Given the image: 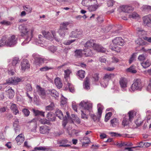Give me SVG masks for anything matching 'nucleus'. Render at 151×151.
Masks as SVG:
<instances>
[{
    "instance_id": "1",
    "label": "nucleus",
    "mask_w": 151,
    "mask_h": 151,
    "mask_svg": "<svg viewBox=\"0 0 151 151\" xmlns=\"http://www.w3.org/2000/svg\"><path fill=\"white\" fill-rule=\"evenodd\" d=\"M19 28L22 32V35L24 36L25 40L22 43V45L25 43H28L31 40L32 37V33L34 31L33 28H29L27 27L23 26L22 25L19 26Z\"/></svg>"
},
{
    "instance_id": "2",
    "label": "nucleus",
    "mask_w": 151,
    "mask_h": 151,
    "mask_svg": "<svg viewBox=\"0 0 151 151\" xmlns=\"http://www.w3.org/2000/svg\"><path fill=\"white\" fill-rule=\"evenodd\" d=\"M79 106L84 109L83 111H81L82 118L88 119V115L86 114H88V112L89 113L91 112L92 107V104L90 101H82L79 104Z\"/></svg>"
},
{
    "instance_id": "3",
    "label": "nucleus",
    "mask_w": 151,
    "mask_h": 151,
    "mask_svg": "<svg viewBox=\"0 0 151 151\" xmlns=\"http://www.w3.org/2000/svg\"><path fill=\"white\" fill-rule=\"evenodd\" d=\"M55 114L56 116L60 119H63L62 122V125L65 127L68 122V120L69 119H71L68 112H66L67 116L65 115L64 117H63V115L61 111L59 109H56V111L55 112Z\"/></svg>"
},
{
    "instance_id": "4",
    "label": "nucleus",
    "mask_w": 151,
    "mask_h": 151,
    "mask_svg": "<svg viewBox=\"0 0 151 151\" xmlns=\"http://www.w3.org/2000/svg\"><path fill=\"white\" fill-rule=\"evenodd\" d=\"M98 111L97 114V116L94 114L91 113H89V115L91 116L93 120L95 121H99L101 117L102 113V110L104 109L103 106L101 104H98L97 105Z\"/></svg>"
},
{
    "instance_id": "5",
    "label": "nucleus",
    "mask_w": 151,
    "mask_h": 151,
    "mask_svg": "<svg viewBox=\"0 0 151 151\" xmlns=\"http://www.w3.org/2000/svg\"><path fill=\"white\" fill-rule=\"evenodd\" d=\"M51 33L52 36L51 35V33L47 31H43L42 34L46 39L50 41L52 40L54 38L56 41H58V38L56 36L55 32L54 31L52 30L51 31Z\"/></svg>"
},
{
    "instance_id": "6",
    "label": "nucleus",
    "mask_w": 151,
    "mask_h": 151,
    "mask_svg": "<svg viewBox=\"0 0 151 151\" xmlns=\"http://www.w3.org/2000/svg\"><path fill=\"white\" fill-rule=\"evenodd\" d=\"M142 87L141 80L138 78L134 80V83L131 87V89L133 91L137 90H141Z\"/></svg>"
},
{
    "instance_id": "7",
    "label": "nucleus",
    "mask_w": 151,
    "mask_h": 151,
    "mask_svg": "<svg viewBox=\"0 0 151 151\" xmlns=\"http://www.w3.org/2000/svg\"><path fill=\"white\" fill-rule=\"evenodd\" d=\"M134 112L131 111L128 113L129 115V120L126 118H124L122 122V124L124 127L128 125L129 122H131L134 119V117L135 116Z\"/></svg>"
},
{
    "instance_id": "8",
    "label": "nucleus",
    "mask_w": 151,
    "mask_h": 151,
    "mask_svg": "<svg viewBox=\"0 0 151 151\" xmlns=\"http://www.w3.org/2000/svg\"><path fill=\"white\" fill-rule=\"evenodd\" d=\"M34 60V64L37 67L40 66L45 61V59L42 58L38 54H34L32 55Z\"/></svg>"
},
{
    "instance_id": "9",
    "label": "nucleus",
    "mask_w": 151,
    "mask_h": 151,
    "mask_svg": "<svg viewBox=\"0 0 151 151\" xmlns=\"http://www.w3.org/2000/svg\"><path fill=\"white\" fill-rule=\"evenodd\" d=\"M114 75L113 73L105 74L103 78L104 81L101 83V86L104 88L106 87L108 85V81L114 78Z\"/></svg>"
},
{
    "instance_id": "10",
    "label": "nucleus",
    "mask_w": 151,
    "mask_h": 151,
    "mask_svg": "<svg viewBox=\"0 0 151 151\" xmlns=\"http://www.w3.org/2000/svg\"><path fill=\"white\" fill-rule=\"evenodd\" d=\"M22 78L18 77H12L9 78L6 80V83L9 84L16 85L18 83L22 81Z\"/></svg>"
},
{
    "instance_id": "11",
    "label": "nucleus",
    "mask_w": 151,
    "mask_h": 151,
    "mask_svg": "<svg viewBox=\"0 0 151 151\" xmlns=\"http://www.w3.org/2000/svg\"><path fill=\"white\" fill-rule=\"evenodd\" d=\"M17 39L15 36L12 35L6 38V45L12 46L15 45L17 43Z\"/></svg>"
},
{
    "instance_id": "12",
    "label": "nucleus",
    "mask_w": 151,
    "mask_h": 151,
    "mask_svg": "<svg viewBox=\"0 0 151 151\" xmlns=\"http://www.w3.org/2000/svg\"><path fill=\"white\" fill-rule=\"evenodd\" d=\"M143 24L145 26L151 27V14H149L142 17Z\"/></svg>"
},
{
    "instance_id": "13",
    "label": "nucleus",
    "mask_w": 151,
    "mask_h": 151,
    "mask_svg": "<svg viewBox=\"0 0 151 151\" xmlns=\"http://www.w3.org/2000/svg\"><path fill=\"white\" fill-rule=\"evenodd\" d=\"M37 92L42 99H45L47 93V91H45L44 89L38 85L36 87Z\"/></svg>"
},
{
    "instance_id": "14",
    "label": "nucleus",
    "mask_w": 151,
    "mask_h": 151,
    "mask_svg": "<svg viewBox=\"0 0 151 151\" xmlns=\"http://www.w3.org/2000/svg\"><path fill=\"white\" fill-rule=\"evenodd\" d=\"M19 62V58L18 57L14 58L12 60V68H8V71L9 73L10 74L12 75H14V72L13 71L15 68V67L17 65V63Z\"/></svg>"
},
{
    "instance_id": "15",
    "label": "nucleus",
    "mask_w": 151,
    "mask_h": 151,
    "mask_svg": "<svg viewBox=\"0 0 151 151\" xmlns=\"http://www.w3.org/2000/svg\"><path fill=\"white\" fill-rule=\"evenodd\" d=\"M119 83L122 90L123 91H126L127 84V79L123 77L121 78L119 81Z\"/></svg>"
},
{
    "instance_id": "16",
    "label": "nucleus",
    "mask_w": 151,
    "mask_h": 151,
    "mask_svg": "<svg viewBox=\"0 0 151 151\" xmlns=\"http://www.w3.org/2000/svg\"><path fill=\"white\" fill-rule=\"evenodd\" d=\"M21 70L24 72L27 69L30 68V65L29 61L26 59L24 60L21 63Z\"/></svg>"
},
{
    "instance_id": "17",
    "label": "nucleus",
    "mask_w": 151,
    "mask_h": 151,
    "mask_svg": "<svg viewBox=\"0 0 151 151\" xmlns=\"http://www.w3.org/2000/svg\"><path fill=\"white\" fill-rule=\"evenodd\" d=\"M121 10L125 13H129L133 11L134 9L131 6L123 5L120 6Z\"/></svg>"
},
{
    "instance_id": "18",
    "label": "nucleus",
    "mask_w": 151,
    "mask_h": 151,
    "mask_svg": "<svg viewBox=\"0 0 151 151\" xmlns=\"http://www.w3.org/2000/svg\"><path fill=\"white\" fill-rule=\"evenodd\" d=\"M114 44L122 46L124 44V40L120 37H117L112 41Z\"/></svg>"
},
{
    "instance_id": "19",
    "label": "nucleus",
    "mask_w": 151,
    "mask_h": 151,
    "mask_svg": "<svg viewBox=\"0 0 151 151\" xmlns=\"http://www.w3.org/2000/svg\"><path fill=\"white\" fill-rule=\"evenodd\" d=\"M50 130V127L44 125L41 126L40 128V132L42 134H47L49 133Z\"/></svg>"
},
{
    "instance_id": "20",
    "label": "nucleus",
    "mask_w": 151,
    "mask_h": 151,
    "mask_svg": "<svg viewBox=\"0 0 151 151\" xmlns=\"http://www.w3.org/2000/svg\"><path fill=\"white\" fill-rule=\"evenodd\" d=\"M93 49L98 52H105L106 51V48L103 47L101 45L96 43H95Z\"/></svg>"
},
{
    "instance_id": "21",
    "label": "nucleus",
    "mask_w": 151,
    "mask_h": 151,
    "mask_svg": "<svg viewBox=\"0 0 151 151\" xmlns=\"http://www.w3.org/2000/svg\"><path fill=\"white\" fill-rule=\"evenodd\" d=\"M16 140L18 145H21L24 140L23 134H19L16 137Z\"/></svg>"
},
{
    "instance_id": "22",
    "label": "nucleus",
    "mask_w": 151,
    "mask_h": 151,
    "mask_svg": "<svg viewBox=\"0 0 151 151\" xmlns=\"http://www.w3.org/2000/svg\"><path fill=\"white\" fill-rule=\"evenodd\" d=\"M82 33V32L81 31L76 30L75 31H72L71 32L70 37L72 38H78L81 36Z\"/></svg>"
},
{
    "instance_id": "23",
    "label": "nucleus",
    "mask_w": 151,
    "mask_h": 151,
    "mask_svg": "<svg viewBox=\"0 0 151 151\" xmlns=\"http://www.w3.org/2000/svg\"><path fill=\"white\" fill-rule=\"evenodd\" d=\"M90 4H97V0H83L82 2V4L84 6H87Z\"/></svg>"
},
{
    "instance_id": "24",
    "label": "nucleus",
    "mask_w": 151,
    "mask_h": 151,
    "mask_svg": "<svg viewBox=\"0 0 151 151\" xmlns=\"http://www.w3.org/2000/svg\"><path fill=\"white\" fill-rule=\"evenodd\" d=\"M95 41L93 40H90L88 41L85 44V48L87 47H92L93 48L95 44Z\"/></svg>"
},
{
    "instance_id": "25",
    "label": "nucleus",
    "mask_w": 151,
    "mask_h": 151,
    "mask_svg": "<svg viewBox=\"0 0 151 151\" xmlns=\"http://www.w3.org/2000/svg\"><path fill=\"white\" fill-rule=\"evenodd\" d=\"M6 92L9 98H11L14 96V90L10 87H9L8 90L6 91Z\"/></svg>"
},
{
    "instance_id": "26",
    "label": "nucleus",
    "mask_w": 151,
    "mask_h": 151,
    "mask_svg": "<svg viewBox=\"0 0 151 151\" xmlns=\"http://www.w3.org/2000/svg\"><path fill=\"white\" fill-rule=\"evenodd\" d=\"M55 83L56 86L59 88H61L63 86V84L61 82L60 79L58 77L56 78L55 79Z\"/></svg>"
},
{
    "instance_id": "27",
    "label": "nucleus",
    "mask_w": 151,
    "mask_h": 151,
    "mask_svg": "<svg viewBox=\"0 0 151 151\" xmlns=\"http://www.w3.org/2000/svg\"><path fill=\"white\" fill-rule=\"evenodd\" d=\"M47 94H50L52 96L55 97H58L59 96V93L54 89L48 90H47Z\"/></svg>"
},
{
    "instance_id": "28",
    "label": "nucleus",
    "mask_w": 151,
    "mask_h": 151,
    "mask_svg": "<svg viewBox=\"0 0 151 151\" xmlns=\"http://www.w3.org/2000/svg\"><path fill=\"white\" fill-rule=\"evenodd\" d=\"M83 53L86 56H91L93 55V53L90 48H85L84 49Z\"/></svg>"
},
{
    "instance_id": "29",
    "label": "nucleus",
    "mask_w": 151,
    "mask_h": 151,
    "mask_svg": "<svg viewBox=\"0 0 151 151\" xmlns=\"http://www.w3.org/2000/svg\"><path fill=\"white\" fill-rule=\"evenodd\" d=\"M64 72L65 73L64 78L67 83L68 82V81L69 79V75L71 72V70L69 69L65 70Z\"/></svg>"
},
{
    "instance_id": "30",
    "label": "nucleus",
    "mask_w": 151,
    "mask_h": 151,
    "mask_svg": "<svg viewBox=\"0 0 151 151\" xmlns=\"http://www.w3.org/2000/svg\"><path fill=\"white\" fill-rule=\"evenodd\" d=\"M10 109L15 115H17V114L19 113V111L18 110L16 104H12L11 106Z\"/></svg>"
},
{
    "instance_id": "31",
    "label": "nucleus",
    "mask_w": 151,
    "mask_h": 151,
    "mask_svg": "<svg viewBox=\"0 0 151 151\" xmlns=\"http://www.w3.org/2000/svg\"><path fill=\"white\" fill-rule=\"evenodd\" d=\"M110 48L112 50L115 51L117 52H119L120 51L121 48L117 47L116 45L111 44L109 46Z\"/></svg>"
},
{
    "instance_id": "32",
    "label": "nucleus",
    "mask_w": 151,
    "mask_h": 151,
    "mask_svg": "<svg viewBox=\"0 0 151 151\" xmlns=\"http://www.w3.org/2000/svg\"><path fill=\"white\" fill-rule=\"evenodd\" d=\"M69 24V23L67 22H63L62 24H61L59 32H61L63 31V29L67 30L68 29L67 26Z\"/></svg>"
},
{
    "instance_id": "33",
    "label": "nucleus",
    "mask_w": 151,
    "mask_h": 151,
    "mask_svg": "<svg viewBox=\"0 0 151 151\" xmlns=\"http://www.w3.org/2000/svg\"><path fill=\"white\" fill-rule=\"evenodd\" d=\"M32 111L35 116H41L43 117L44 116V112L35 109H33Z\"/></svg>"
},
{
    "instance_id": "34",
    "label": "nucleus",
    "mask_w": 151,
    "mask_h": 151,
    "mask_svg": "<svg viewBox=\"0 0 151 151\" xmlns=\"http://www.w3.org/2000/svg\"><path fill=\"white\" fill-rule=\"evenodd\" d=\"M50 150L45 147H36L32 151H50Z\"/></svg>"
},
{
    "instance_id": "35",
    "label": "nucleus",
    "mask_w": 151,
    "mask_h": 151,
    "mask_svg": "<svg viewBox=\"0 0 151 151\" xmlns=\"http://www.w3.org/2000/svg\"><path fill=\"white\" fill-rule=\"evenodd\" d=\"M151 62L149 60H147L146 61L143 62L141 63V65L144 68H147L149 67L151 65Z\"/></svg>"
},
{
    "instance_id": "36",
    "label": "nucleus",
    "mask_w": 151,
    "mask_h": 151,
    "mask_svg": "<svg viewBox=\"0 0 151 151\" xmlns=\"http://www.w3.org/2000/svg\"><path fill=\"white\" fill-rule=\"evenodd\" d=\"M127 72L132 73H135L137 72L136 67L133 65H132L129 68L127 69Z\"/></svg>"
},
{
    "instance_id": "37",
    "label": "nucleus",
    "mask_w": 151,
    "mask_h": 151,
    "mask_svg": "<svg viewBox=\"0 0 151 151\" xmlns=\"http://www.w3.org/2000/svg\"><path fill=\"white\" fill-rule=\"evenodd\" d=\"M135 43L137 45H145L147 43L144 41L141 38H138L137 40L135 41Z\"/></svg>"
},
{
    "instance_id": "38",
    "label": "nucleus",
    "mask_w": 151,
    "mask_h": 151,
    "mask_svg": "<svg viewBox=\"0 0 151 151\" xmlns=\"http://www.w3.org/2000/svg\"><path fill=\"white\" fill-rule=\"evenodd\" d=\"M81 141H82V145L85 146L86 144H88L89 143L90 141L89 138L88 137H84L81 139Z\"/></svg>"
},
{
    "instance_id": "39",
    "label": "nucleus",
    "mask_w": 151,
    "mask_h": 151,
    "mask_svg": "<svg viewBox=\"0 0 151 151\" xmlns=\"http://www.w3.org/2000/svg\"><path fill=\"white\" fill-rule=\"evenodd\" d=\"M6 45V37H3L0 40V47H3Z\"/></svg>"
},
{
    "instance_id": "40",
    "label": "nucleus",
    "mask_w": 151,
    "mask_h": 151,
    "mask_svg": "<svg viewBox=\"0 0 151 151\" xmlns=\"http://www.w3.org/2000/svg\"><path fill=\"white\" fill-rule=\"evenodd\" d=\"M75 55L77 58L81 57L83 55L82 50H77L75 51Z\"/></svg>"
},
{
    "instance_id": "41",
    "label": "nucleus",
    "mask_w": 151,
    "mask_h": 151,
    "mask_svg": "<svg viewBox=\"0 0 151 151\" xmlns=\"http://www.w3.org/2000/svg\"><path fill=\"white\" fill-rule=\"evenodd\" d=\"M89 82V79L87 78H86L84 83V88L86 89H88L90 88Z\"/></svg>"
},
{
    "instance_id": "42",
    "label": "nucleus",
    "mask_w": 151,
    "mask_h": 151,
    "mask_svg": "<svg viewBox=\"0 0 151 151\" xmlns=\"http://www.w3.org/2000/svg\"><path fill=\"white\" fill-rule=\"evenodd\" d=\"M47 116L49 121H54L55 120V117L51 113H48Z\"/></svg>"
},
{
    "instance_id": "43",
    "label": "nucleus",
    "mask_w": 151,
    "mask_h": 151,
    "mask_svg": "<svg viewBox=\"0 0 151 151\" xmlns=\"http://www.w3.org/2000/svg\"><path fill=\"white\" fill-rule=\"evenodd\" d=\"M68 142V140L67 139H63L60 142V146L63 147H69L70 146L69 145L66 144Z\"/></svg>"
},
{
    "instance_id": "44",
    "label": "nucleus",
    "mask_w": 151,
    "mask_h": 151,
    "mask_svg": "<svg viewBox=\"0 0 151 151\" xmlns=\"http://www.w3.org/2000/svg\"><path fill=\"white\" fill-rule=\"evenodd\" d=\"M93 4L89 6L88 7V10L90 12L96 11L98 7V5H95V4Z\"/></svg>"
},
{
    "instance_id": "45",
    "label": "nucleus",
    "mask_w": 151,
    "mask_h": 151,
    "mask_svg": "<svg viewBox=\"0 0 151 151\" xmlns=\"http://www.w3.org/2000/svg\"><path fill=\"white\" fill-rule=\"evenodd\" d=\"M54 104L53 102L51 103L50 104L45 107V109L46 110H52L54 109Z\"/></svg>"
},
{
    "instance_id": "46",
    "label": "nucleus",
    "mask_w": 151,
    "mask_h": 151,
    "mask_svg": "<svg viewBox=\"0 0 151 151\" xmlns=\"http://www.w3.org/2000/svg\"><path fill=\"white\" fill-rule=\"evenodd\" d=\"M85 71L82 70H80L78 71L77 75L80 78H83L85 77Z\"/></svg>"
},
{
    "instance_id": "47",
    "label": "nucleus",
    "mask_w": 151,
    "mask_h": 151,
    "mask_svg": "<svg viewBox=\"0 0 151 151\" xmlns=\"http://www.w3.org/2000/svg\"><path fill=\"white\" fill-rule=\"evenodd\" d=\"M141 9L143 11H149L151 10V6L147 5H144Z\"/></svg>"
},
{
    "instance_id": "48",
    "label": "nucleus",
    "mask_w": 151,
    "mask_h": 151,
    "mask_svg": "<svg viewBox=\"0 0 151 151\" xmlns=\"http://www.w3.org/2000/svg\"><path fill=\"white\" fill-rule=\"evenodd\" d=\"M0 24L2 25L6 26H10L12 24V22L6 20H4L0 22Z\"/></svg>"
},
{
    "instance_id": "49",
    "label": "nucleus",
    "mask_w": 151,
    "mask_h": 151,
    "mask_svg": "<svg viewBox=\"0 0 151 151\" xmlns=\"http://www.w3.org/2000/svg\"><path fill=\"white\" fill-rule=\"evenodd\" d=\"M139 15L135 12H133L132 14L129 15V17L133 19H136L139 17Z\"/></svg>"
},
{
    "instance_id": "50",
    "label": "nucleus",
    "mask_w": 151,
    "mask_h": 151,
    "mask_svg": "<svg viewBox=\"0 0 151 151\" xmlns=\"http://www.w3.org/2000/svg\"><path fill=\"white\" fill-rule=\"evenodd\" d=\"M111 123L112 127H115L118 124V120L116 118H114L111 121Z\"/></svg>"
},
{
    "instance_id": "51",
    "label": "nucleus",
    "mask_w": 151,
    "mask_h": 151,
    "mask_svg": "<svg viewBox=\"0 0 151 151\" xmlns=\"http://www.w3.org/2000/svg\"><path fill=\"white\" fill-rule=\"evenodd\" d=\"M136 54H133L129 60V63L131 64L134 60H135L136 58Z\"/></svg>"
},
{
    "instance_id": "52",
    "label": "nucleus",
    "mask_w": 151,
    "mask_h": 151,
    "mask_svg": "<svg viewBox=\"0 0 151 151\" xmlns=\"http://www.w3.org/2000/svg\"><path fill=\"white\" fill-rule=\"evenodd\" d=\"M146 56L145 55H139L138 59L140 61H142L145 60L146 59Z\"/></svg>"
},
{
    "instance_id": "53",
    "label": "nucleus",
    "mask_w": 151,
    "mask_h": 151,
    "mask_svg": "<svg viewBox=\"0 0 151 151\" xmlns=\"http://www.w3.org/2000/svg\"><path fill=\"white\" fill-rule=\"evenodd\" d=\"M111 115L112 113L111 112H109L106 114L105 118V121L106 122L109 119L110 117L111 116Z\"/></svg>"
},
{
    "instance_id": "54",
    "label": "nucleus",
    "mask_w": 151,
    "mask_h": 151,
    "mask_svg": "<svg viewBox=\"0 0 151 151\" xmlns=\"http://www.w3.org/2000/svg\"><path fill=\"white\" fill-rule=\"evenodd\" d=\"M142 121L141 120L140 118L137 119L135 121V124L137 126H139L142 124Z\"/></svg>"
},
{
    "instance_id": "55",
    "label": "nucleus",
    "mask_w": 151,
    "mask_h": 151,
    "mask_svg": "<svg viewBox=\"0 0 151 151\" xmlns=\"http://www.w3.org/2000/svg\"><path fill=\"white\" fill-rule=\"evenodd\" d=\"M67 99L65 98L62 95L61 97V104L63 105H64L67 103Z\"/></svg>"
},
{
    "instance_id": "56",
    "label": "nucleus",
    "mask_w": 151,
    "mask_h": 151,
    "mask_svg": "<svg viewBox=\"0 0 151 151\" xmlns=\"http://www.w3.org/2000/svg\"><path fill=\"white\" fill-rule=\"evenodd\" d=\"M25 89L27 92H31L32 91V88L30 84H27L25 87Z\"/></svg>"
},
{
    "instance_id": "57",
    "label": "nucleus",
    "mask_w": 151,
    "mask_h": 151,
    "mask_svg": "<svg viewBox=\"0 0 151 151\" xmlns=\"http://www.w3.org/2000/svg\"><path fill=\"white\" fill-rule=\"evenodd\" d=\"M24 10L28 12V13H30L32 10V9L28 6H26L24 7Z\"/></svg>"
},
{
    "instance_id": "58",
    "label": "nucleus",
    "mask_w": 151,
    "mask_h": 151,
    "mask_svg": "<svg viewBox=\"0 0 151 151\" xmlns=\"http://www.w3.org/2000/svg\"><path fill=\"white\" fill-rule=\"evenodd\" d=\"M52 68L51 67H48L47 66H45L40 68V70L42 71H47L50 69H51Z\"/></svg>"
},
{
    "instance_id": "59",
    "label": "nucleus",
    "mask_w": 151,
    "mask_h": 151,
    "mask_svg": "<svg viewBox=\"0 0 151 151\" xmlns=\"http://www.w3.org/2000/svg\"><path fill=\"white\" fill-rule=\"evenodd\" d=\"M67 83V86H68L69 88L70 91L72 93H73L74 91V88L73 87H72V85L71 84L68 82Z\"/></svg>"
},
{
    "instance_id": "60",
    "label": "nucleus",
    "mask_w": 151,
    "mask_h": 151,
    "mask_svg": "<svg viewBox=\"0 0 151 151\" xmlns=\"http://www.w3.org/2000/svg\"><path fill=\"white\" fill-rule=\"evenodd\" d=\"M76 39L72 40H68L67 41H65L63 43L66 45H70L71 43L74 42L76 41Z\"/></svg>"
},
{
    "instance_id": "61",
    "label": "nucleus",
    "mask_w": 151,
    "mask_h": 151,
    "mask_svg": "<svg viewBox=\"0 0 151 151\" xmlns=\"http://www.w3.org/2000/svg\"><path fill=\"white\" fill-rule=\"evenodd\" d=\"M22 112L24 115L26 116H28L30 113L28 109H23L22 110Z\"/></svg>"
},
{
    "instance_id": "62",
    "label": "nucleus",
    "mask_w": 151,
    "mask_h": 151,
    "mask_svg": "<svg viewBox=\"0 0 151 151\" xmlns=\"http://www.w3.org/2000/svg\"><path fill=\"white\" fill-rule=\"evenodd\" d=\"M63 31H61V32H59L60 31V29L58 31V33L59 34V35H60V36H61L62 37H64V35H65V34L66 33V30H65L63 29Z\"/></svg>"
},
{
    "instance_id": "63",
    "label": "nucleus",
    "mask_w": 151,
    "mask_h": 151,
    "mask_svg": "<svg viewBox=\"0 0 151 151\" xmlns=\"http://www.w3.org/2000/svg\"><path fill=\"white\" fill-rule=\"evenodd\" d=\"M111 62L113 63H117L119 62V60L117 58L115 57H113L111 58Z\"/></svg>"
},
{
    "instance_id": "64",
    "label": "nucleus",
    "mask_w": 151,
    "mask_h": 151,
    "mask_svg": "<svg viewBox=\"0 0 151 151\" xmlns=\"http://www.w3.org/2000/svg\"><path fill=\"white\" fill-rule=\"evenodd\" d=\"M115 2L112 0H109L107 2V4L108 6H112L114 4Z\"/></svg>"
}]
</instances>
